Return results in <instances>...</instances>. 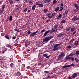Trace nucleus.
<instances>
[{
  "instance_id": "53",
  "label": "nucleus",
  "mask_w": 79,
  "mask_h": 79,
  "mask_svg": "<svg viewBox=\"0 0 79 79\" xmlns=\"http://www.w3.org/2000/svg\"><path fill=\"white\" fill-rule=\"evenodd\" d=\"M67 48H71V46H67Z\"/></svg>"
},
{
  "instance_id": "44",
  "label": "nucleus",
  "mask_w": 79,
  "mask_h": 79,
  "mask_svg": "<svg viewBox=\"0 0 79 79\" xmlns=\"http://www.w3.org/2000/svg\"><path fill=\"white\" fill-rule=\"evenodd\" d=\"M47 11V10L46 9H45L44 10V13H45Z\"/></svg>"
},
{
  "instance_id": "56",
  "label": "nucleus",
  "mask_w": 79,
  "mask_h": 79,
  "mask_svg": "<svg viewBox=\"0 0 79 79\" xmlns=\"http://www.w3.org/2000/svg\"><path fill=\"white\" fill-rule=\"evenodd\" d=\"M27 8H26L24 10V11L25 12H26V11H27Z\"/></svg>"
},
{
  "instance_id": "28",
  "label": "nucleus",
  "mask_w": 79,
  "mask_h": 79,
  "mask_svg": "<svg viewBox=\"0 0 79 79\" xmlns=\"http://www.w3.org/2000/svg\"><path fill=\"white\" fill-rule=\"evenodd\" d=\"M69 68L68 65H65L63 67H62V68L63 69V68Z\"/></svg>"
},
{
  "instance_id": "20",
  "label": "nucleus",
  "mask_w": 79,
  "mask_h": 79,
  "mask_svg": "<svg viewBox=\"0 0 79 79\" xmlns=\"http://www.w3.org/2000/svg\"><path fill=\"white\" fill-rule=\"evenodd\" d=\"M9 2L10 3V4H11V5H12V4H13V2H14V1H13V0H10L9 1Z\"/></svg>"
},
{
  "instance_id": "60",
  "label": "nucleus",
  "mask_w": 79,
  "mask_h": 79,
  "mask_svg": "<svg viewBox=\"0 0 79 79\" xmlns=\"http://www.w3.org/2000/svg\"><path fill=\"white\" fill-rule=\"evenodd\" d=\"M47 77V78H51V77H50V75L48 76Z\"/></svg>"
},
{
  "instance_id": "18",
  "label": "nucleus",
  "mask_w": 79,
  "mask_h": 79,
  "mask_svg": "<svg viewBox=\"0 0 79 79\" xmlns=\"http://www.w3.org/2000/svg\"><path fill=\"white\" fill-rule=\"evenodd\" d=\"M39 7H40V8H42L44 6H43V4H39Z\"/></svg>"
},
{
  "instance_id": "50",
  "label": "nucleus",
  "mask_w": 79,
  "mask_h": 79,
  "mask_svg": "<svg viewBox=\"0 0 79 79\" xmlns=\"http://www.w3.org/2000/svg\"><path fill=\"white\" fill-rule=\"evenodd\" d=\"M50 73V71H45L44 73Z\"/></svg>"
},
{
  "instance_id": "39",
  "label": "nucleus",
  "mask_w": 79,
  "mask_h": 79,
  "mask_svg": "<svg viewBox=\"0 0 79 79\" xmlns=\"http://www.w3.org/2000/svg\"><path fill=\"white\" fill-rule=\"evenodd\" d=\"M14 65V64L13 63H11L10 64V66H11V68H12L13 67V66Z\"/></svg>"
},
{
  "instance_id": "63",
  "label": "nucleus",
  "mask_w": 79,
  "mask_h": 79,
  "mask_svg": "<svg viewBox=\"0 0 79 79\" xmlns=\"http://www.w3.org/2000/svg\"><path fill=\"white\" fill-rule=\"evenodd\" d=\"M29 3L30 4H31V3H32V2L31 1H30Z\"/></svg>"
},
{
  "instance_id": "36",
  "label": "nucleus",
  "mask_w": 79,
  "mask_h": 79,
  "mask_svg": "<svg viewBox=\"0 0 79 79\" xmlns=\"http://www.w3.org/2000/svg\"><path fill=\"white\" fill-rule=\"evenodd\" d=\"M14 30H15V31H17V32H19V30H18V29H16V28H15L14 29Z\"/></svg>"
},
{
  "instance_id": "15",
  "label": "nucleus",
  "mask_w": 79,
  "mask_h": 79,
  "mask_svg": "<svg viewBox=\"0 0 79 79\" xmlns=\"http://www.w3.org/2000/svg\"><path fill=\"white\" fill-rule=\"evenodd\" d=\"M74 44L76 46H77L78 45H79V43H78V41H76L75 42Z\"/></svg>"
},
{
  "instance_id": "48",
  "label": "nucleus",
  "mask_w": 79,
  "mask_h": 79,
  "mask_svg": "<svg viewBox=\"0 0 79 79\" xmlns=\"http://www.w3.org/2000/svg\"><path fill=\"white\" fill-rule=\"evenodd\" d=\"M31 31L30 30H29L27 32V34H31Z\"/></svg>"
},
{
  "instance_id": "21",
  "label": "nucleus",
  "mask_w": 79,
  "mask_h": 79,
  "mask_svg": "<svg viewBox=\"0 0 79 79\" xmlns=\"http://www.w3.org/2000/svg\"><path fill=\"white\" fill-rule=\"evenodd\" d=\"M71 32H74L75 31V28L73 27L71 29Z\"/></svg>"
},
{
  "instance_id": "47",
  "label": "nucleus",
  "mask_w": 79,
  "mask_h": 79,
  "mask_svg": "<svg viewBox=\"0 0 79 79\" xmlns=\"http://www.w3.org/2000/svg\"><path fill=\"white\" fill-rule=\"evenodd\" d=\"M60 5L61 6H63V2H61L60 4Z\"/></svg>"
},
{
  "instance_id": "11",
  "label": "nucleus",
  "mask_w": 79,
  "mask_h": 79,
  "mask_svg": "<svg viewBox=\"0 0 79 79\" xmlns=\"http://www.w3.org/2000/svg\"><path fill=\"white\" fill-rule=\"evenodd\" d=\"M43 56H44V57L46 58H49V57L50 56V55L48 56V55L46 54H43Z\"/></svg>"
},
{
  "instance_id": "34",
  "label": "nucleus",
  "mask_w": 79,
  "mask_h": 79,
  "mask_svg": "<svg viewBox=\"0 0 79 79\" xmlns=\"http://www.w3.org/2000/svg\"><path fill=\"white\" fill-rule=\"evenodd\" d=\"M69 31H70V28L69 27L66 30V32H69Z\"/></svg>"
},
{
  "instance_id": "12",
  "label": "nucleus",
  "mask_w": 79,
  "mask_h": 79,
  "mask_svg": "<svg viewBox=\"0 0 79 79\" xmlns=\"http://www.w3.org/2000/svg\"><path fill=\"white\" fill-rule=\"evenodd\" d=\"M71 58H72V57H69V56H66L65 57V60H71Z\"/></svg>"
},
{
  "instance_id": "7",
  "label": "nucleus",
  "mask_w": 79,
  "mask_h": 79,
  "mask_svg": "<svg viewBox=\"0 0 79 79\" xmlns=\"http://www.w3.org/2000/svg\"><path fill=\"white\" fill-rule=\"evenodd\" d=\"M65 34V33L63 34L61 33H60L57 35V37H61L62 36H63V35H64Z\"/></svg>"
},
{
  "instance_id": "30",
  "label": "nucleus",
  "mask_w": 79,
  "mask_h": 79,
  "mask_svg": "<svg viewBox=\"0 0 79 79\" xmlns=\"http://www.w3.org/2000/svg\"><path fill=\"white\" fill-rule=\"evenodd\" d=\"M5 37L6 39H9V37H8V35H6L5 36Z\"/></svg>"
},
{
  "instance_id": "54",
  "label": "nucleus",
  "mask_w": 79,
  "mask_h": 79,
  "mask_svg": "<svg viewBox=\"0 0 79 79\" xmlns=\"http://www.w3.org/2000/svg\"><path fill=\"white\" fill-rule=\"evenodd\" d=\"M16 36H13L12 37V39H16Z\"/></svg>"
},
{
  "instance_id": "32",
  "label": "nucleus",
  "mask_w": 79,
  "mask_h": 79,
  "mask_svg": "<svg viewBox=\"0 0 79 79\" xmlns=\"http://www.w3.org/2000/svg\"><path fill=\"white\" fill-rule=\"evenodd\" d=\"M47 15L48 16H51V15H52V14H51V13L48 12V13L47 14Z\"/></svg>"
},
{
  "instance_id": "4",
  "label": "nucleus",
  "mask_w": 79,
  "mask_h": 79,
  "mask_svg": "<svg viewBox=\"0 0 79 79\" xmlns=\"http://www.w3.org/2000/svg\"><path fill=\"white\" fill-rule=\"evenodd\" d=\"M68 10H66L65 11L64 13H63V18L64 17H66V16H67V14H68Z\"/></svg>"
},
{
  "instance_id": "6",
  "label": "nucleus",
  "mask_w": 79,
  "mask_h": 79,
  "mask_svg": "<svg viewBox=\"0 0 79 79\" xmlns=\"http://www.w3.org/2000/svg\"><path fill=\"white\" fill-rule=\"evenodd\" d=\"M50 30H48V31H46L43 35L44 37H45V36H46L47 35V34L50 32Z\"/></svg>"
},
{
  "instance_id": "64",
  "label": "nucleus",
  "mask_w": 79,
  "mask_h": 79,
  "mask_svg": "<svg viewBox=\"0 0 79 79\" xmlns=\"http://www.w3.org/2000/svg\"><path fill=\"white\" fill-rule=\"evenodd\" d=\"M77 3H79V1H77Z\"/></svg>"
},
{
  "instance_id": "57",
  "label": "nucleus",
  "mask_w": 79,
  "mask_h": 79,
  "mask_svg": "<svg viewBox=\"0 0 79 79\" xmlns=\"http://www.w3.org/2000/svg\"><path fill=\"white\" fill-rule=\"evenodd\" d=\"M77 11H78V10H76V9H75V11L74 12L75 13H76V12H77Z\"/></svg>"
},
{
  "instance_id": "22",
  "label": "nucleus",
  "mask_w": 79,
  "mask_h": 79,
  "mask_svg": "<svg viewBox=\"0 0 79 79\" xmlns=\"http://www.w3.org/2000/svg\"><path fill=\"white\" fill-rule=\"evenodd\" d=\"M60 9L59 10V11H61L63 10V7L62 6H60Z\"/></svg>"
},
{
  "instance_id": "62",
  "label": "nucleus",
  "mask_w": 79,
  "mask_h": 79,
  "mask_svg": "<svg viewBox=\"0 0 79 79\" xmlns=\"http://www.w3.org/2000/svg\"><path fill=\"white\" fill-rule=\"evenodd\" d=\"M17 45H18V44H14V45H15V46H17Z\"/></svg>"
},
{
  "instance_id": "1",
  "label": "nucleus",
  "mask_w": 79,
  "mask_h": 79,
  "mask_svg": "<svg viewBox=\"0 0 79 79\" xmlns=\"http://www.w3.org/2000/svg\"><path fill=\"white\" fill-rule=\"evenodd\" d=\"M53 37H54V35L51 36H47L45 38H44L43 40V41L44 42H45L46 43H47L48 41L51 39H52L53 38Z\"/></svg>"
},
{
  "instance_id": "38",
  "label": "nucleus",
  "mask_w": 79,
  "mask_h": 79,
  "mask_svg": "<svg viewBox=\"0 0 79 79\" xmlns=\"http://www.w3.org/2000/svg\"><path fill=\"white\" fill-rule=\"evenodd\" d=\"M60 55H62V56H65V54H64V53L63 52H62Z\"/></svg>"
},
{
  "instance_id": "33",
  "label": "nucleus",
  "mask_w": 79,
  "mask_h": 79,
  "mask_svg": "<svg viewBox=\"0 0 79 79\" xmlns=\"http://www.w3.org/2000/svg\"><path fill=\"white\" fill-rule=\"evenodd\" d=\"M45 29H44L43 30H41V32H40V33H43V32H45Z\"/></svg>"
},
{
  "instance_id": "55",
  "label": "nucleus",
  "mask_w": 79,
  "mask_h": 79,
  "mask_svg": "<svg viewBox=\"0 0 79 79\" xmlns=\"http://www.w3.org/2000/svg\"><path fill=\"white\" fill-rule=\"evenodd\" d=\"M50 21V19H48V20H46V22L47 23V22H49Z\"/></svg>"
},
{
  "instance_id": "40",
  "label": "nucleus",
  "mask_w": 79,
  "mask_h": 79,
  "mask_svg": "<svg viewBox=\"0 0 79 79\" xmlns=\"http://www.w3.org/2000/svg\"><path fill=\"white\" fill-rule=\"evenodd\" d=\"M75 60H76V62H79V60L77 58H75Z\"/></svg>"
},
{
  "instance_id": "19",
  "label": "nucleus",
  "mask_w": 79,
  "mask_h": 79,
  "mask_svg": "<svg viewBox=\"0 0 79 79\" xmlns=\"http://www.w3.org/2000/svg\"><path fill=\"white\" fill-rule=\"evenodd\" d=\"M5 6H6L5 5L3 4L2 6V10H4V9H5Z\"/></svg>"
},
{
  "instance_id": "17",
  "label": "nucleus",
  "mask_w": 79,
  "mask_h": 79,
  "mask_svg": "<svg viewBox=\"0 0 79 79\" xmlns=\"http://www.w3.org/2000/svg\"><path fill=\"white\" fill-rule=\"evenodd\" d=\"M68 66L69 68V67H70L71 66H73V67H74V66H75V64H73L69 65Z\"/></svg>"
},
{
  "instance_id": "31",
  "label": "nucleus",
  "mask_w": 79,
  "mask_h": 79,
  "mask_svg": "<svg viewBox=\"0 0 79 79\" xmlns=\"http://www.w3.org/2000/svg\"><path fill=\"white\" fill-rule=\"evenodd\" d=\"M17 74L19 75V76H21V73H20V72H17Z\"/></svg>"
},
{
  "instance_id": "16",
  "label": "nucleus",
  "mask_w": 79,
  "mask_h": 79,
  "mask_svg": "<svg viewBox=\"0 0 79 79\" xmlns=\"http://www.w3.org/2000/svg\"><path fill=\"white\" fill-rule=\"evenodd\" d=\"M36 7V6L35 5H34L32 6V10H35V8Z\"/></svg>"
},
{
  "instance_id": "41",
  "label": "nucleus",
  "mask_w": 79,
  "mask_h": 79,
  "mask_svg": "<svg viewBox=\"0 0 79 79\" xmlns=\"http://www.w3.org/2000/svg\"><path fill=\"white\" fill-rule=\"evenodd\" d=\"M62 56H62V55L60 54V55L58 56V58H61V57H62Z\"/></svg>"
},
{
  "instance_id": "29",
  "label": "nucleus",
  "mask_w": 79,
  "mask_h": 79,
  "mask_svg": "<svg viewBox=\"0 0 79 79\" xmlns=\"http://www.w3.org/2000/svg\"><path fill=\"white\" fill-rule=\"evenodd\" d=\"M55 29H54V28H52V32H55Z\"/></svg>"
},
{
  "instance_id": "27",
  "label": "nucleus",
  "mask_w": 79,
  "mask_h": 79,
  "mask_svg": "<svg viewBox=\"0 0 79 79\" xmlns=\"http://www.w3.org/2000/svg\"><path fill=\"white\" fill-rule=\"evenodd\" d=\"M76 31H75L71 35L72 36H73V35H74V34H76Z\"/></svg>"
},
{
  "instance_id": "25",
  "label": "nucleus",
  "mask_w": 79,
  "mask_h": 79,
  "mask_svg": "<svg viewBox=\"0 0 79 79\" xmlns=\"http://www.w3.org/2000/svg\"><path fill=\"white\" fill-rule=\"evenodd\" d=\"M57 2V1L56 0H54L53 1V4H56V2Z\"/></svg>"
},
{
  "instance_id": "51",
  "label": "nucleus",
  "mask_w": 79,
  "mask_h": 79,
  "mask_svg": "<svg viewBox=\"0 0 79 79\" xmlns=\"http://www.w3.org/2000/svg\"><path fill=\"white\" fill-rule=\"evenodd\" d=\"M74 11H75V9H73L72 10V13H74Z\"/></svg>"
},
{
  "instance_id": "49",
  "label": "nucleus",
  "mask_w": 79,
  "mask_h": 79,
  "mask_svg": "<svg viewBox=\"0 0 79 79\" xmlns=\"http://www.w3.org/2000/svg\"><path fill=\"white\" fill-rule=\"evenodd\" d=\"M5 33H1V35H2V36H4V35H5Z\"/></svg>"
},
{
  "instance_id": "26",
  "label": "nucleus",
  "mask_w": 79,
  "mask_h": 79,
  "mask_svg": "<svg viewBox=\"0 0 79 79\" xmlns=\"http://www.w3.org/2000/svg\"><path fill=\"white\" fill-rule=\"evenodd\" d=\"M73 55H74V54H72V53H70L69 55L68 56H73Z\"/></svg>"
},
{
  "instance_id": "52",
  "label": "nucleus",
  "mask_w": 79,
  "mask_h": 79,
  "mask_svg": "<svg viewBox=\"0 0 79 79\" xmlns=\"http://www.w3.org/2000/svg\"><path fill=\"white\" fill-rule=\"evenodd\" d=\"M71 60L73 61H74V58H73V57H72V58H71Z\"/></svg>"
},
{
  "instance_id": "13",
  "label": "nucleus",
  "mask_w": 79,
  "mask_h": 79,
  "mask_svg": "<svg viewBox=\"0 0 79 79\" xmlns=\"http://www.w3.org/2000/svg\"><path fill=\"white\" fill-rule=\"evenodd\" d=\"M62 16V15L61 14H60L58 16H57V17L56 18V19H59V18H61Z\"/></svg>"
},
{
  "instance_id": "61",
  "label": "nucleus",
  "mask_w": 79,
  "mask_h": 79,
  "mask_svg": "<svg viewBox=\"0 0 79 79\" xmlns=\"http://www.w3.org/2000/svg\"><path fill=\"white\" fill-rule=\"evenodd\" d=\"M68 79H71L72 78L71 77H68Z\"/></svg>"
},
{
  "instance_id": "2",
  "label": "nucleus",
  "mask_w": 79,
  "mask_h": 79,
  "mask_svg": "<svg viewBox=\"0 0 79 79\" xmlns=\"http://www.w3.org/2000/svg\"><path fill=\"white\" fill-rule=\"evenodd\" d=\"M61 45V43H60L59 44H56L54 46L53 48V51H56V50H60V47H58V46H60V45Z\"/></svg>"
},
{
  "instance_id": "42",
  "label": "nucleus",
  "mask_w": 79,
  "mask_h": 79,
  "mask_svg": "<svg viewBox=\"0 0 79 79\" xmlns=\"http://www.w3.org/2000/svg\"><path fill=\"white\" fill-rule=\"evenodd\" d=\"M4 11V10H0V13H3Z\"/></svg>"
},
{
  "instance_id": "45",
  "label": "nucleus",
  "mask_w": 79,
  "mask_h": 79,
  "mask_svg": "<svg viewBox=\"0 0 79 79\" xmlns=\"http://www.w3.org/2000/svg\"><path fill=\"white\" fill-rule=\"evenodd\" d=\"M48 17L49 18V19H51L52 18V16H48Z\"/></svg>"
},
{
  "instance_id": "9",
  "label": "nucleus",
  "mask_w": 79,
  "mask_h": 79,
  "mask_svg": "<svg viewBox=\"0 0 79 79\" xmlns=\"http://www.w3.org/2000/svg\"><path fill=\"white\" fill-rule=\"evenodd\" d=\"M77 75L76 73H74L73 74L72 76H72V79H74V78H75L76 77H77Z\"/></svg>"
},
{
  "instance_id": "10",
  "label": "nucleus",
  "mask_w": 79,
  "mask_h": 79,
  "mask_svg": "<svg viewBox=\"0 0 79 79\" xmlns=\"http://www.w3.org/2000/svg\"><path fill=\"white\" fill-rule=\"evenodd\" d=\"M30 42L29 41H26L25 43V45L26 47H28V45H29V43Z\"/></svg>"
},
{
  "instance_id": "3",
  "label": "nucleus",
  "mask_w": 79,
  "mask_h": 79,
  "mask_svg": "<svg viewBox=\"0 0 79 79\" xmlns=\"http://www.w3.org/2000/svg\"><path fill=\"white\" fill-rule=\"evenodd\" d=\"M38 32H39V31L37 30L36 31L33 32L32 33H31V34L30 35V37H34V36H35V35H36V33Z\"/></svg>"
},
{
  "instance_id": "23",
  "label": "nucleus",
  "mask_w": 79,
  "mask_h": 79,
  "mask_svg": "<svg viewBox=\"0 0 79 79\" xmlns=\"http://www.w3.org/2000/svg\"><path fill=\"white\" fill-rule=\"evenodd\" d=\"M66 23V21H65L64 19H63L62 20L61 23Z\"/></svg>"
},
{
  "instance_id": "43",
  "label": "nucleus",
  "mask_w": 79,
  "mask_h": 79,
  "mask_svg": "<svg viewBox=\"0 0 79 79\" xmlns=\"http://www.w3.org/2000/svg\"><path fill=\"white\" fill-rule=\"evenodd\" d=\"M55 13H52L51 16H52V17H53V16H55Z\"/></svg>"
},
{
  "instance_id": "46",
  "label": "nucleus",
  "mask_w": 79,
  "mask_h": 79,
  "mask_svg": "<svg viewBox=\"0 0 79 79\" xmlns=\"http://www.w3.org/2000/svg\"><path fill=\"white\" fill-rule=\"evenodd\" d=\"M60 28H61V29H64V28L63 27V26H61L60 27Z\"/></svg>"
},
{
  "instance_id": "5",
  "label": "nucleus",
  "mask_w": 79,
  "mask_h": 79,
  "mask_svg": "<svg viewBox=\"0 0 79 79\" xmlns=\"http://www.w3.org/2000/svg\"><path fill=\"white\" fill-rule=\"evenodd\" d=\"M74 5L75 7V8H76V10H79V5H77V4L75 2V3H74Z\"/></svg>"
},
{
  "instance_id": "37",
  "label": "nucleus",
  "mask_w": 79,
  "mask_h": 79,
  "mask_svg": "<svg viewBox=\"0 0 79 79\" xmlns=\"http://www.w3.org/2000/svg\"><path fill=\"white\" fill-rule=\"evenodd\" d=\"M2 59H3L5 60L6 59V57L5 56H4L3 57H2Z\"/></svg>"
},
{
  "instance_id": "59",
  "label": "nucleus",
  "mask_w": 79,
  "mask_h": 79,
  "mask_svg": "<svg viewBox=\"0 0 79 79\" xmlns=\"http://www.w3.org/2000/svg\"><path fill=\"white\" fill-rule=\"evenodd\" d=\"M15 10H19V7H17L15 8Z\"/></svg>"
},
{
  "instance_id": "58",
  "label": "nucleus",
  "mask_w": 79,
  "mask_h": 79,
  "mask_svg": "<svg viewBox=\"0 0 79 79\" xmlns=\"http://www.w3.org/2000/svg\"><path fill=\"white\" fill-rule=\"evenodd\" d=\"M36 5H39V3H38V2H36Z\"/></svg>"
},
{
  "instance_id": "14",
  "label": "nucleus",
  "mask_w": 79,
  "mask_h": 79,
  "mask_svg": "<svg viewBox=\"0 0 79 79\" xmlns=\"http://www.w3.org/2000/svg\"><path fill=\"white\" fill-rule=\"evenodd\" d=\"M59 9H60V7H56L54 11H55L56 12H57L58 11H59Z\"/></svg>"
},
{
  "instance_id": "24",
  "label": "nucleus",
  "mask_w": 79,
  "mask_h": 79,
  "mask_svg": "<svg viewBox=\"0 0 79 79\" xmlns=\"http://www.w3.org/2000/svg\"><path fill=\"white\" fill-rule=\"evenodd\" d=\"M9 19L10 21H12V20L13 19V17H12V16L11 15L10 16V18H9Z\"/></svg>"
},
{
  "instance_id": "8",
  "label": "nucleus",
  "mask_w": 79,
  "mask_h": 79,
  "mask_svg": "<svg viewBox=\"0 0 79 79\" xmlns=\"http://www.w3.org/2000/svg\"><path fill=\"white\" fill-rule=\"evenodd\" d=\"M52 0H44L43 2L44 3H50Z\"/></svg>"
},
{
  "instance_id": "35",
  "label": "nucleus",
  "mask_w": 79,
  "mask_h": 79,
  "mask_svg": "<svg viewBox=\"0 0 79 79\" xmlns=\"http://www.w3.org/2000/svg\"><path fill=\"white\" fill-rule=\"evenodd\" d=\"M58 27V25L56 24V25H55L54 26L55 29H56V28H57Z\"/></svg>"
}]
</instances>
